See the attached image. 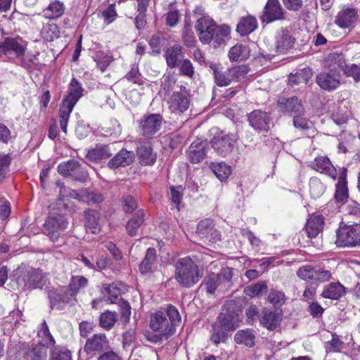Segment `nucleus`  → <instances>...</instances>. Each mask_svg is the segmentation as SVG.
Wrapping results in <instances>:
<instances>
[{
  "mask_svg": "<svg viewBox=\"0 0 360 360\" xmlns=\"http://www.w3.org/2000/svg\"><path fill=\"white\" fill-rule=\"evenodd\" d=\"M181 315L174 306L168 304L160 310L152 314L149 327L156 333L153 341L157 342L167 339L176 332V326L181 323Z\"/></svg>",
  "mask_w": 360,
  "mask_h": 360,
  "instance_id": "f257e3e1",
  "label": "nucleus"
},
{
  "mask_svg": "<svg viewBox=\"0 0 360 360\" xmlns=\"http://www.w3.org/2000/svg\"><path fill=\"white\" fill-rule=\"evenodd\" d=\"M202 276L198 266L188 257L179 259L175 264L174 278L184 287L191 288L194 285Z\"/></svg>",
  "mask_w": 360,
  "mask_h": 360,
  "instance_id": "f03ea898",
  "label": "nucleus"
},
{
  "mask_svg": "<svg viewBox=\"0 0 360 360\" xmlns=\"http://www.w3.org/2000/svg\"><path fill=\"white\" fill-rule=\"evenodd\" d=\"M83 89L79 82L72 78L68 88V94L63 98L59 109V122L63 131L67 133L70 115L79 99L82 97Z\"/></svg>",
  "mask_w": 360,
  "mask_h": 360,
  "instance_id": "7ed1b4c3",
  "label": "nucleus"
},
{
  "mask_svg": "<svg viewBox=\"0 0 360 360\" xmlns=\"http://www.w3.org/2000/svg\"><path fill=\"white\" fill-rule=\"evenodd\" d=\"M210 68L213 71L214 82L219 86H226L232 82L245 79L250 71L248 66L242 65L223 70L218 64L210 63Z\"/></svg>",
  "mask_w": 360,
  "mask_h": 360,
  "instance_id": "20e7f679",
  "label": "nucleus"
},
{
  "mask_svg": "<svg viewBox=\"0 0 360 360\" xmlns=\"http://www.w3.org/2000/svg\"><path fill=\"white\" fill-rule=\"evenodd\" d=\"M219 322L212 326V334L210 340L214 345L224 342L227 339L224 330H235L242 321L240 315L236 312H221L219 316Z\"/></svg>",
  "mask_w": 360,
  "mask_h": 360,
  "instance_id": "39448f33",
  "label": "nucleus"
},
{
  "mask_svg": "<svg viewBox=\"0 0 360 360\" xmlns=\"http://www.w3.org/2000/svg\"><path fill=\"white\" fill-rule=\"evenodd\" d=\"M335 243L338 246L343 247L360 246V225L340 226Z\"/></svg>",
  "mask_w": 360,
  "mask_h": 360,
  "instance_id": "423d86ee",
  "label": "nucleus"
},
{
  "mask_svg": "<svg viewBox=\"0 0 360 360\" xmlns=\"http://www.w3.org/2000/svg\"><path fill=\"white\" fill-rule=\"evenodd\" d=\"M46 275L41 270L30 269L17 278V283L23 290L41 288L46 283Z\"/></svg>",
  "mask_w": 360,
  "mask_h": 360,
  "instance_id": "0eeeda50",
  "label": "nucleus"
},
{
  "mask_svg": "<svg viewBox=\"0 0 360 360\" xmlns=\"http://www.w3.org/2000/svg\"><path fill=\"white\" fill-rule=\"evenodd\" d=\"M68 225V222L63 215L50 216L44 224V232L53 242H58L61 237L62 232L67 229Z\"/></svg>",
  "mask_w": 360,
  "mask_h": 360,
  "instance_id": "6e6552de",
  "label": "nucleus"
},
{
  "mask_svg": "<svg viewBox=\"0 0 360 360\" xmlns=\"http://www.w3.org/2000/svg\"><path fill=\"white\" fill-rule=\"evenodd\" d=\"M57 169L60 175L70 177L76 181H84L88 177L87 172L77 161L74 160L60 163Z\"/></svg>",
  "mask_w": 360,
  "mask_h": 360,
  "instance_id": "1a4fd4ad",
  "label": "nucleus"
},
{
  "mask_svg": "<svg viewBox=\"0 0 360 360\" xmlns=\"http://www.w3.org/2000/svg\"><path fill=\"white\" fill-rule=\"evenodd\" d=\"M232 275L230 270L224 271L219 274L212 273L207 277L205 285L207 291L213 294L217 290L224 291L229 288Z\"/></svg>",
  "mask_w": 360,
  "mask_h": 360,
  "instance_id": "9d476101",
  "label": "nucleus"
},
{
  "mask_svg": "<svg viewBox=\"0 0 360 360\" xmlns=\"http://www.w3.org/2000/svg\"><path fill=\"white\" fill-rule=\"evenodd\" d=\"M340 70L337 64L328 72L319 73L316 77V83L324 90L332 91L337 89L340 84Z\"/></svg>",
  "mask_w": 360,
  "mask_h": 360,
  "instance_id": "9b49d317",
  "label": "nucleus"
},
{
  "mask_svg": "<svg viewBox=\"0 0 360 360\" xmlns=\"http://www.w3.org/2000/svg\"><path fill=\"white\" fill-rule=\"evenodd\" d=\"M191 103L190 94L184 86L172 93L168 100L169 108L172 112L182 113L188 110Z\"/></svg>",
  "mask_w": 360,
  "mask_h": 360,
  "instance_id": "f8f14e48",
  "label": "nucleus"
},
{
  "mask_svg": "<svg viewBox=\"0 0 360 360\" xmlns=\"http://www.w3.org/2000/svg\"><path fill=\"white\" fill-rule=\"evenodd\" d=\"M162 124V117L160 114L145 115L139 121L140 133L146 137H150L160 131Z\"/></svg>",
  "mask_w": 360,
  "mask_h": 360,
  "instance_id": "ddd939ff",
  "label": "nucleus"
},
{
  "mask_svg": "<svg viewBox=\"0 0 360 360\" xmlns=\"http://www.w3.org/2000/svg\"><path fill=\"white\" fill-rule=\"evenodd\" d=\"M217 26L214 20L208 15H203L196 21L195 29L202 44L211 43V36Z\"/></svg>",
  "mask_w": 360,
  "mask_h": 360,
  "instance_id": "4468645a",
  "label": "nucleus"
},
{
  "mask_svg": "<svg viewBox=\"0 0 360 360\" xmlns=\"http://www.w3.org/2000/svg\"><path fill=\"white\" fill-rule=\"evenodd\" d=\"M236 141L233 135L220 133L213 138L211 146L219 155L225 157L233 150Z\"/></svg>",
  "mask_w": 360,
  "mask_h": 360,
  "instance_id": "2eb2a0df",
  "label": "nucleus"
},
{
  "mask_svg": "<svg viewBox=\"0 0 360 360\" xmlns=\"http://www.w3.org/2000/svg\"><path fill=\"white\" fill-rule=\"evenodd\" d=\"M0 52L10 58L22 60L25 52V46L21 39L8 37L0 43Z\"/></svg>",
  "mask_w": 360,
  "mask_h": 360,
  "instance_id": "dca6fc26",
  "label": "nucleus"
},
{
  "mask_svg": "<svg viewBox=\"0 0 360 360\" xmlns=\"http://www.w3.org/2000/svg\"><path fill=\"white\" fill-rule=\"evenodd\" d=\"M108 340L105 334H94L88 338L84 347V351L90 356H94L108 347Z\"/></svg>",
  "mask_w": 360,
  "mask_h": 360,
  "instance_id": "f3484780",
  "label": "nucleus"
},
{
  "mask_svg": "<svg viewBox=\"0 0 360 360\" xmlns=\"http://www.w3.org/2000/svg\"><path fill=\"white\" fill-rule=\"evenodd\" d=\"M248 121L252 127L259 132H266L270 129V115L262 110H254L248 115Z\"/></svg>",
  "mask_w": 360,
  "mask_h": 360,
  "instance_id": "a211bd4d",
  "label": "nucleus"
},
{
  "mask_svg": "<svg viewBox=\"0 0 360 360\" xmlns=\"http://www.w3.org/2000/svg\"><path fill=\"white\" fill-rule=\"evenodd\" d=\"M277 105L282 112L290 113L293 117L295 115H303L304 112L302 101L296 96L280 98L277 101Z\"/></svg>",
  "mask_w": 360,
  "mask_h": 360,
  "instance_id": "6ab92c4d",
  "label": "nucleus"
},
{
  "mask_svg": "<svg viewBox=\"0 0 360 360\" xmlns=\"http://www.w3.org/2000/svg\"><path fill=\"white\" fill-rule=\"evenodd\" d=\"M283 18L284 12L278 0H268L261 18L262 22H271Z\"/></svg>",
  "mask_w": 360,
  "mask_h": 360,
  "instance_id": "aec40b11",
  "label": "nucleus"
},
{
  "mask_svg": "<svg viewBox=\"0 0 360 360\" xmlns=\"http://www.w3.org/2000/svg\"><path fill=\"white\" fill-rule=\"evenodd\" d=\"M283 319L281 311H272L264 308L261 314L260 323L269 330H276Z\"/></svg>",
  "mask_w": 360,
  "mask_h": 360,
  "instance_id": "412c9836",
  "label": "nucleus"
},
{
  "mask_svg": "<svg viewBox=\"0 0 360 360\" xmlns=\"http://www.w3.org/2000/svg\"><path fill=\"white\" fill-rule=\"evenodd\" d=\"M357 18V10L353 8H344L338 12L335 23L340 27L348 28L353 25Z\"/></svg>",
  "mask_w": 360,
  "mask_h": 360,
  "instance_id": "4be33fe9",
  "label": "nucleus"
},
{
  "mask_svg": "<svg viewBox=\"0 0 360 360\" xmlns=\"http://www.w3.org/2000/svg\"><path fill=\"white\" fill-rule=\"evenodd\" d=\"M312 167L317 172L335 179L337 172L330 160L325 156L317 157L312 162Z\"/></svg>",
  "mask_w": 360,
  "mask_h": 360,
  "instance_id": "5701e85b",
  "label": "nucleus"
},
{
  "mask_svg": "<svg viewBox=\"0 0 360 360\" xmlns=\"http://www.w3.org/2000/svg\"><path fill=\"white\" fill-rule=\"evenodd\" d=\"M295 38L288 30L279 32L276 38V50L278 53H286L293 47Z\"/></svg>",
  "mask_w": 360,
  "mask_h": 360,
  "instance_id": "b1692460",
  "label": "nucleus"
},
{
  "mask_svg": "<svg viewBox=\"0 0 360 360\" xmlns=\"http://www.w3.org/2000/svg\"><path fill=\"white\" fill-rule=\"evenodd\" d=\"M134 153L132 151L122 149L108 162V167L115 169L129 165L134 162Z\"/></svg>",
  "mask_w": 360,
  "mask_h": 360,
  "instance_id": "393cba45",
  "label": "nucleus"
},
{
  "mask_svg": "<svg viewBox=\"0 0 360 360\" xmlns=\"http://www.w3.org/2000/svg\"><path fill=\"white\" fill-rule=\"evenodd\" d=\"M125 286L122 283L103 284V294L107 302L109 303H116L120 301L119 297L124 291Z\"/></svg>",
  "mask_w": 360,
  "mask_h": 360,
  "instance_id": "a878e982",
  "label": "nucleus"
},
{
  "mask_svg": "<svg viewBox=\"0 0 360 360\" xmlns=\"http://www.w3.org/2000/svg\"><path fill=\"white\" fill-rule=\"evenodd\" d=\"M231 28L227 25L217 26L212 34V46L215 48L224 46L230 39Z\"/></svg>",
  "mask_w": 360,
  "mask_h": 360,
  "instance_id": "bb28decb",
  "label": "nucleus"
},
{
  "mask_svg": "<svg viewBox=\"0 0 360 360\" xmlns=\"http://www.w3.org/2000/svg\"><path fill=\"white\" fill-rule=\"evenodd\" d=\"M335 60H338V68L343 71L346 76L352 77L355 82L360 81V63L346 64L344 58L339 55Z\"/></svg>",
  "mask_w": 360,
  "mask_h": 360,
  "instance_id": "cd10ccee",
  "label": "nucleus"
},
{
  "mask_svg": "<svg viewBox=\"0 0 360 360\" xmlns=\"http://www.w3.org/2000/svg\"><path fill=\"white\" fill-rule=\"evenodd\" d=\"M323 228V218L318 214H313L309 218L305 229L310 238H314L322 231Z\"/></svg>",
  "mask_w": 360,
  "mask_h": 360,
  "instance_id": "c85d7f7f",
  "label": "nucleus"
},
{
  "mask_svg": "<svg viewBox=\"0 0 360 360\" xmlns=\"http://www.w3.org/2000/svg\"><path fill=\"white\" fill-rule=\"evenodd\" d=\"M183 58V48L180 45H174L169 47L166 51L165 58L167 64L170 68L179 66Z\"/></svg>",
  "mask_w": 360,
  "mask_h": 360,
  "instance_id": "c756f323",
  "label": "nucleus"
},
{
  "mask_svg": "<svg viewBox=\"0 0 360 360\" xmlns=\"http://www.w3.org/2000/svg\"><path fill=\"white\" fill-rule=\"evenodd\" d=\"M257 27V20L252 15L243 17L240 19L236 31L242 36L248 35L254 32Z\"/></svg>",
  "mask_w": 360,
  "mask_h": 360,
  "instance_id": "7c9ffc66",
  "label": "nucleus"
},
{
  "mask_svg": "<svg viewBox=\"0 0 360 360\" xmlns=\"http://www.w3.org/2000/svg\"><path fill=\"white\" fill-rule=\"evenodd\" d=\"M255 332L252 329L238 330L234 335V340L238 345H243L248 347L255 345Z\"/></svg>",
  "mask_w": 360,
  "mask_h": 360,
  "instance_id": "2f4dec72",
  "label": "nucleus"
},
{
  "mask_svg": "<svg viewBox=\"0 0 360 360\" xmlns=\"http://www.w3.org/2000/svg\"><path fill=\"white\" fill-rule=\"evenodd\" d=\"M49 297L50 299L51 308H59L58 305L60 303H68L72 300L65 288L50 290L49 292Z\"/></svg>",
  "mask_w": 360,
  "mask_h": 360,
  "instance_id": "473e14b6",
  "label": "nucleus"
},
{
  "mask_svg": "<svg viewBox=\"0 0 360 360\" xmlns=\"http://www.w3.org/2000/svg\"><path fill=\"white\" fill-rule=\"evenodd\" d=\"M345 294V288L340 283H331L324 287L321 296L330 300H338Z\"/></svg>",
  "mask_w": 360,
  "mask_h": 360,
  "instance_id": "72a5a7b5",
  "label": "nucleus"
},
{
  "mask_svg": "<svg viewBox=\"0 0 360 360\" xmlns=\"http://www.w3.org/2000/svg\"><path fill=\"white\" fill-rule=\"evenodd\" d=\"M206 143L195 141L188 149V157L193 163H198L203 160L206 155Z\"/></svg>",
  "mask_w": 360,
  "mask_h": 360,
  "instance_id": "f704fd0d",
  "label": "nucleus"
},
{
  "mask_svg": "<svg viewBox=\"0 0 360 360\" xmlns=\"http://www.w3.org/2000/svg\"><path fill=\"white\" fill-rule=\"evenodd\" d=\"M112 155L109 146L96 145V146L88 151L86 158L93 162H97L103 159H106Z\"/></svg>",
  "mask_w": 360,
  "mask_h": 360,
  "instance_id": "c9c22d12",
  "label": "nucleus"
},
{
  "mask_svg": "<svg viewBox=\"0 0 360 360\" xmlns=\"http://www.w3.org/2000/svg\"><path fill=\"white\" fill-rule=\"evenodd\" d=\"M137 153L140 162L143 165H153L156 161V153L153 152V149L149 144L140 146L138 148Z\"/></svg>",
  "mask_w": 360,
  "mask_h": 360,
  "instance_id": "e433bc0d",
  "label": "nucleus"
},
{
  "mask_svg": "<svg viewBox=\"0 0 360 360\" xmlns=\"http://www.w3.org/2000/svg\"><path fill=\"white\" fill-rule=\"evenodd\" d=\"M65 10V6L62 1L55 0L49 4L44 11V15L48 19H57L61 17Z\"/></svg>",
  "mask_w": 360,
  "mask_h": 360,
  "instance_id": "4c0bfd02",
  "label": "nucleus"
},
{
  "mask_svg": "<svg viewBox=\"0 0 360 360\" xmlns=\"http://www.w3.org/2000/svg\"><path fill=\"white\" fill-rule=\"evenodd\" d=\"M88 284V280L83 276H72L67 290L71 299L74 297L79 291L85 288Z\"/></svg>",
  "mask_w": 360,
  "mask_h": 360,
  "instance_id": "58836bf2",
  "label": "nucleus"
},
{
  "mask_svg": "<svg viewBox=\"0 0 360 360\" xmlns=\"http://www.w3.org/2000/svg\"><path fill=\"white\" fill-rule=\"evenodd\" d=\"M250 56V49L243 44H236L229 52V57L231 61L244 60Z\"/></svg>",
  "mask_w": 360,
  "mask_h": 360,
  "instance_id": "ea45409f",
  "label": "nucleus"
},
{
  "mask_svg": "<svg viewBox=\"0 0 360 360\" xmlns=\"http://www.w3.org/2000/svg\"><path fill=\"white\" fill-rule=\"evenodd\" d=\"M210 167L221 181L227 179L231 174V167L224 162H212Z\"/></svg>",
  "mask_w": 360,
  "mask_h": 360,
  "instance_id": "a19ab883",
  "label": "nucleus"
},
{
  "mask_svg": "<svg viewBox=\"0 0 360 360\" xmlns=\"http://www.w3.org/2000/svg\"><path fill=\"white\" fill-rule=\"evenodd\" d=\"M156 259V251L154 248H148L146 255L140 264L141 274H146L153 271V266Z\"/></svg>",
  "mask_w": 360,
  "mask_h": 360,
  "instance_id": "79ce46f5",
  "label": "nucleus"
},
{
  "mask_svg": "<svg viewBox=\"0 0 360 360\" xmlns=\"http://www.w3.org/2000/svg\"><path fill=\"white\" fill-rule=\"evenodd\" d=\"M312 77V71L309 68H304L295 74H290L288 84L293 86L300 83L306 84Z\"/></svg>",
  "mask_w": 360,
  "mask_h": 360,
  "instance_id": "37998d69",
  "label": "nucleus"
},
{
  "mask_svg": "<svg viewBox=\"0 0 360 360\" xmlns=\"http://www.w3.org/2000/svg\"><path fill=\"white\" fill-rule=\"evenodd\" d=\"M38 336L41 339L39 344H43L46 347H55V340L51 334L48 326L45 321L41 325V328L38 332Z\"/></svg>",
  "mask_w": 360,
  "mask_h": 360,
  "instance_id": "c03bdc74",
  "label": "nucleus"
},
{
  "mask_svg": "<svg viewBox=\"0 0 360 360\" xmlns=\"http://www.w3.org/2000/svg\"><path fill=\"white\" fill-rule=\"evenodd\" d=\"M27 356L30 360H46L47 348L43 344L32 345Z\"/></svg>",
  "mask_w": 360,
  "mask_h": 360,
  "instance_id": "a18cd8bd",
  "label": "nucleus"
},
{
  "mask_svg": "<svg viewBox=\"0 0 360 360\" xmlns=\"http://www.w3.org/2000/svg\"><path fill=\"white\" fill-rule=\"evenodd\" d=\"M41 37L47 41H53L60 37V30L55 23L44 25L41 31Z\"/></svg>",
  "mask_w": 360,
  "mask_h": 360,
  "instance_id": "49530a36",
  "label": "nucleus"
},
{
  "mask_svg": "<svg viewBox=\"0 0 360 360\" xmlns=\"http://www.w3.org/2000/svg\"><path fill=\"white\" fill-rule=\"evenodd\" d=\"M348 197V189L345 174H342L338 179L336 184L335 198L338 202H342Z\"/></svg>",
  "mask_w": 360,
  "mask_h": 360,
  "instance_id": "de8ad7c7",
  "label": "nucleus"
},
{
  "mask_svg": "<svg viewBox=\"0 0 360 360\" xmlns=\"http://www.w3.org/2000/svg\"><path fill=\"white\" fill-rule=\"evenodd\" d=\"M117 321V315L115 312L105 311L100 315V326L105 330L111 329Z\"/></svg>",
  "mask_w": 360,
  "mask_h": 360,
  "instance_id": "09e8293b",
  "label": "nucleus"
},
{
  "mask_svg": "<svg viewBox=\"0 0 360 360\" xmlns=\"http://www.w3.org/2000/svg\"><path fill=\"white\" fill-rule=\"evenodd\" d=\"M49 360H72V354L65 347L55 346L51 349Z\"/></svg>",
  "mask_w": 360,
  "mask_h": 360,
  "instance_id": "8fccbe9b",
  "label": "nucleus"
},
{
  "mask_svg": "<svg viewBox=\"0 0 360 360\" xmlns=\"http://www.w3.org/2000/svg\"><path fill=\"white\" fill-rule=\"evenodd\" d=\"M105 136L117 138L122 133V127L117 120H110L102 128Z\"/></svg>",
  "mask_w": 360,
  "mask_h": 360,
  "instance_id": "3c124183",
  "label": "nucleus"
},
{
  "mask_svg": "<svg viewBox=\"0 0 360 360\" xmlns=\"http://www.w3.org/2000/svg\"><path fill=\"white\" fill-rule=\"evenodd\" d=\"M197 233L202 238L208 237V234L211 233V235H214V240H218L220 238V235L219 232L212 230V222L208 220L200 221V223L198 225L197 227Z\"/></svg>",
  "mask_w": 360,
  "mask_h": 360,
  "instance_id": "603ef678",
  "label": "nucleus"
},
{
  "mask_svg": "<svg viewBox=\"0 0 360 360\" xmlns=\"http://www.w3.org/2000/svg\"><path fill=\"white\" fill-rule=\"evenodd\" d=\"M309 192L311 198L316 199L320 198L325 192V186L320 179L312 177L309 180Z\"/></svg>",
  "mask_w": 360,
  "mask_h": 360,
  "instance_id": "864d4df0",
  "label": "nucleus"
},
{
  "mask_svg": "<svg viewBox=\"0 0 360 360\" xmlns=\"http://www.w3.org/2000/svg\"><path fill=\"white\" fill-rule=\"evenodd\" d=\"M97 215V213L94 211L86 213V229L87 231L96 233L101 231V226L98 223Z\"/></svg>",
  "mask_w": 360,
  "mask_h": 360,
  "instance_id": "5fc2aeb1",
  "label": "nucleus"
},
{
  "mask_svg": "<svg viewBox=\"0 0 360 360\" xmlns=\"http://www.w3.org/2000/svg\"><path fill=\"white\" fill-rule=\"evenodd\" d=\"M143 221V214L138 212V213L134 215L131 219H130L126 226V229L127 233L130 236H134L136 234L137 231L141 224Z\"/></svg>",
  "mask_w": 360,
  "mask_h": 360,
  "instance_id": "6e6d98bb",
  "label": "nucleus"
},
{
  "mask_svg": "<svg viewBox=\"0 0 360 360\" xmlns=\"http://www.w3.org/2000/svg\"><path fill=\"white\" fill-rule=\"evenodd\" d=\"M316 274V269L310 265L302 266L297 271V275L300 278L312 283H314Z\"/></svg>",
  "mask_w": 360,
  "mask_h": 360,
  "instance_id": "4d7b16f0",
  "label": "nucleus"
},
{
  "mask_svg": "<svg viewBox=\"0 0 360 360\" xmlns=\"http://www.w3.org/2000/svg\"><path fill=\"white\" fill-rule=\"evenodd\" d=\"M267 300L274 306H281L285 302L286 297L283 291L272 289L267 295Z\"/></svg>",
  "mask_w": 360,
  "mask_h": 360,
  "instance_id": "13d9d810",
  "label": "nucleus"
},
{
  "mask_svg": "<svg viewBox=\"0 0 360 360\" xmlns=\"http://www.w3.org/2000/svg\"><path fill=\"white\" fill-rule=\"evenodd\" d=\"M112 60L113 58L110 55L102 51L97 52L94 56V60L96 62L97 67L102 72L105 70Z\"/></svg>",
  "mask_w": 360,
  "mask_h": 360,
  "instance_id": "bf43d9fd",
  "label": "nucleus"
},
{
  "mask_svg": "<svg viewBox=\"0 0 360 360\" xmlns=\"http://www.w3.org/2000/svg\"><path fill=\"white\" fill-rule=\"evenodd\" d=\"M266 288L267 285L265 282H259L245 287L244 292L246 295L253 297L260 295Z\"/></svg>",
  "mask_w": 360,
  "mask_h": 360,
  "instance_id": "052dcab7",
  "label": "nucleus"
},
{
  "mask_svg": "<svg viewBox=\"0 0 360 360\" xmlns=\"http://www.w3.org/2000/svg\"><path fill=\"white\" fill-rule=\"evenodd\" d=\"M332 336L331 340L326 342V350L327 352H339L344 347V342L337 335L333 334Z\"/></svg>",
  "mask_w": 360,
  "mask_h": 360,
  "instance_id": "680f3d73",
  "label": "nucleus"
},
{
  "mask_svg": "<svg viewBox=\"0 0 360 360\" xmlns=\"http://www.w3.org/2000/svg\"><path fill=\"white\" fill-rule=\"evenodd\" d=\"M183 41L187 47H193L195 44V39L190 26H185L182 34Z\"/></svg>",
  "mask_w": 360,
  "mask_h": 360,
  "instance_id": "e2e57ef3",
  "label": "nucleus"
},
{
  "mask_svg": "<svg viewBox=\"0 0 360 360\" xmlns=\"http://www.w3.org/2000/svg\"><path fill=\"white\" fill-rule=\"evenodd\" d=\"M179 71L181 75L192 77L194 75V67L188 59H184L179 64Z\"/></svg>",
  "mask_w": 360,
  "mask_h": 360,
  "instance_id": "0e129e2a",
  "label": "nucleus"
},
{
  "mask_svg": "<svg viewBox=\"0 0 360 360\" xmlns=\"http://www.w3.org/2000/svg\"><path fill=\"white\" fill-rule=\"evenodd\" d=\"M80 200L86 202L90 205L101 202L103 200V197L101 194L94 192L84 191L82 193V197Z\"/></svg>",
  "mask_w": 360,
  "mask_h": 360,
  "instance_id": "69168bd1",
  "label": "nucleus"
},
{
  "mask_svg": "<svg viewBox=\"0 0 360 360\" xmlns=\"http://www.w3.org/2000/svg\"><path fill=\"white\" fill-rule=\"evenodd\" d=\"M302 115H295L293 117V125L295 128L301 130L308 129L311 127V123Z\"/></svg>",
  "mask_w": 360,
  "mask_h": 360,
  "instance_id": "338daca9",
  "label": "nucleus"
},
{
  "mask_svg": "<svg viewBox=\"0 0 360 360\" xmlns=\"http://www.w3.org/2000/svg\"><path fill=\"white\" fill-rule=\"evenodd\" d=\"M181 14L176 10H172L165 14L167 25L174 27L180 20Z\"/></svg>",
  "mask_w": 360,
  "mask_h": 360,
  "instance_id": "774afa93",
  "label": "nucleus"
}]
</instances>
